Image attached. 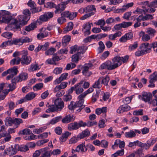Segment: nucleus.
<instances>
[{"instance_id": "obj_63", "label": "nucleus", "mask_w": 157, "mask_h": 157, "mask_svg": "<svg viewBox=\"0 0 157 157\" xmlns=\"http://www.w3.org/2000/svg\"><path fill=\"white\" fill-rule=\"evenodd\" d=\"M151 48H152L153 49V51L155 53H157V41H155L152 42L151 44Z\"/></svg>"}, {"instance_id": "obj_26", "label": "nucleus", "mask_w": 157, "mask_h": 157, "mask_svg": "<svg viewBox=\"0 0 157 157\" xmlns=\"http://www.w3.org/2000/svg\"><path fill=\"white\" fill-rule=\"evenodd\" d=\"M49 33L46 30H44L42 33H40L37 34V37L40 40L45 37H47L49 35Z\"/></svg>"}, {"instance_id": "obj_27", "label": "nucleus", "mask_w": 157, "mask_h": 157, "mask_svg": "<svg viewBox=\"0 0 157 157\" xmlns=\"http://www.w3.org/2000/svg\"><path fill=\"white\" fill-rule=\"evenodd\" d=\"M75 103L76 105L77 108H79V109L77 110V111L78 112H80L82 109L85 107V105H83V102H82L80 101H77L76 102H75Z\"/></svg>"}, {"instance_id": "obj_10", "label": "nucleus", "mask_w": 157, "mask_h": 157, "mask_svg": "<svg viewBox=\"0 0 157 157\" xmlns=\"http://www.w3.org/2000/svg\"><path fill=\"white\" fill-rule=\"evenodd\" d=\"M55 104L58 111H61L64 107V102L60 98H58L55 100Z\"/></svg>"}, {"instance_id": "obj_53", "label": "nucleus", "mask_w": 157, "mask_h": 157, "mask_svg": "<svg viewBox=\"0 0 157 157\" xmlns=\"http://www.w3.org/2000/svg\"><path fill=\"white\" fill-rule=\"evenodd\" d=\"M44 84L42 83H39L36 84L33 87L34 90H38L41 89L43 86Z\"/></svg>"}, {"instance_id": "obj_38", "label": "nucleus", "mask_w": 157, "mask_h": 157, "mask_svg": "<svg viewBox=\"0 0 157 157\" xmlns=\"http://www.w3.org/2000/svg\"><path fill=\"white\" fill-rule=\"evenodd\" d=\"M71 135V134L68 132H67L63 134L60 137L59 139L61 142L65 141L67 139L68 136Z\"/></svg>"}, {"instance_id": "obj_46", "label": "nucleus", "mask_w": 157, "mask_h": 157, "mask_svg": "<svg viewBox=\"0 0 157 157\" xmlns=\"http://www.w3.org/2000/svg\"><path fill=\"white\" fill-rule=\"evenodd\" d=\"M109 80V77L108 75H106L105 77H101L102 83L105 85H108Z\"/></svg>"}, {"instance_id": "obj_48", "label": "nucleus", "mask_w": 157, "mask_h": 157, "mask_svg": "<svg viewBox=\"0 0 157 157\" xmlns=\"http://www.w3.org/2000/svg\"><path fill=\"white\" fill-rule=\"evenodd\" d=\"M80 55L79 53H77L73 55L71 57L72 61L73 62L77 63L78 61L79 56Z\"/></svg>"}, {"instance_id": "obj_40", "label": "nucleus", "mask_w": 157, "mask_h": 157, "mask_svg": "<svg viewBox=\"0 0 157 157\" xmlns=\"http://www.w3.org/2000/svg\"><path fill=\"white\" fill-rule=\"evenodd\" d=\"M40 69V67L38 64H32L28 70L29 71H33Z\"/></svg>"}, {"instance_id": "obj_8", "label": "nucleus", "mask_w": 157, "mask_h": 157, "mask_svg": "<svg viewBox=\"0 0 157 157\" xmlns=\"http://www.w3.org/2000/svg\"><path fill=\"white\" fill-rule=\"evenodd\" d=\"M68 4L67 2H62L59 4L56 7V10L55 11L56 13H61L64 10L66 7V5Z\"/></svg>"}, {"instance_id": "obj_62", "label": "nucleus", "mask_w": 157, "mask_h": 157, "mask_svg": "<svg viewBox=\"0 0 157 157\" xmlns=\"http://www.w3.org/2000/svg\"><path fill=\"white\" fill-rule=\"evenodd\" d=\"M94 12H92L91 13H87L82 17L80 18V19L81 20H84L86 19L87 18L90 17L91 16L94 15Z\"/></svg>"}, {"instance_id": "obj_5", "label": "nucleus", "mask_w": 157, "mask_h": 157, "mask_svg": "<svg viewBox=\"0 0 157 157\" xmlns=\"http://www.w3.org/2000/svg\"><path fill=\"white\" fill-rule=\"evenodd\" d=\"M22 56L21 59V63L22 65L29 64L31 61L32 58L30 56H28V52L27 51L23 50L22 51Z\"/></svg>"}, {"instance_id": "obj_60", "label": "nucleus", "mask_w": 157, "mask_h": 157, "mask_svg": "<svg viewBox=\"0 0 157 157\" xmlns=\"http://www.w3.org/2000/svg\"><path fill=\"white\" fill-rule=\"evenodd\" d=\"M45 129L46 128H44L42 127L40 128L39 129L35 128L33 130V132L35 133L39 134L40 133L44 132Z\"/></svg>"}, {"instance_id": "obj_44", "label": "nucleus", "mask_w": 157, "mask_h": 157, "mask_svg": "<svg viewBox=\"0 0 157 157\" xmlns=\"http://www.w3.org/2000/svg\"><path fill=\"white\" fill-rule=\"evenodd\" d=\"M20 133L24 135H30L32 134V132L29 128H25L22 131H20L19 134Z\"/></svg>"}, {"instance_id": "obj_32", "label": "nucleus", "mask_w": 157, "mask_h": 157, "mask_svg": "<svg viewBox=\"0 0 157 157\" xmlns=\"http://www.w3.org/2000/svg\"><path fill=\"white\" fill-rule=\"evenodd\" d=\"M71 36H64L62 40V45L63 47H65L70 40Z\"/></svg>"}, {"instance_id": "obj_54", "label": "nucleus", "mask_w": 157, "mask_h": 157, "mask_svg": "<svg viewBox=\"0 0 157 157\" xmlns=\"http://www.w3.org/2000/svg\"><path fill=\"white\" fill-rule=\"evenodd\" d=\"M87 48L86 46H81L78 48V52L77 53H79V54L80 55L81 53L83 54L87 50Z\"/></svg>"}, {"instance_id": "obj_59", "label": "nucleus", "mask_w": 157, "mask_h": 157, "mask_svg": "<svg viewBox=\"0 0 157 157\" xmlns=\"http://www.w3.org/2000/svg\"><path fill=\"white\" fill-rule=\"evenodd\" d=\"M22 44L24 43H29L32 41V39L29 38L27 36H23L21 37Z\"/></svg>"}, {"instance_id": "obj_58", "label": "nucleus", "mask_w": 157, "mask_h": 157, "mask_svg": "<svg viewBox=\"0 0 157 157\" xmlns=\"http://www.w3.org/2000/svg\"><path fill=\"white\" fill-rule=\"evenodd\" d=\"M77 12H70L68 18L71 20H73L77 16Z\"/></svg>"}, {"instance_id": "obj_35", "label": "nucleus", "mask_w": 157, "mask_h": 157, "mask_svg": "<svg viewBox=\"0 0 157 157\" xmlns=\"http://www.w3.org/2000/svg\"><path fill=\"white\" fill-rule=\"evenodd\" d=\"M140 35V36H142V39L144 41H147L150 39V36L148 34H145L143 31L141 32Z\"/></svg>"}, {"instance_id": "obj_30", "label": "nucleus", "mask_w": 157, "mask_h": 157, "mask_svg": "<svg viewBox=\"0 0 157 157\" xmlns=\"http://www.w3.org/2000/svg\"><path fill=\"white\" fill-rule=\"evenodd\" d=\"M149 82L152 83L157 81V72L155 71L150 76Z\"/></svg>"}, {"instance_id": "obj_29", "label": "nucleus", "mask_w": 157, "mask_h": 157, "mask_svg": "<svg viewBox=\"0 0 157 157\" xmlns=\"http://www.w3.org/2000/svg\"><path fill=\"white\" fill-rule=\"evenodd\" d=\"M49 105L48 103L47 106L48 108L46 110V112L47 113H50V112H53L54 111H57V108L56 107L55 105Z\"/></svg>"}, {"instance_id": "obj_41", "label": "nucleus", "mask_w": 157, "mask_h": 157, "mask_svg": "<svg viewBox=\"0 0 157 157\" xmlns=\"http://www.w3.org/2000/svg\"><path fill=\"white\" fill-rule=\"evenodd\" d=\"M62 119L61 116H58L52 119L49 122V124H54L58 122Z\"/></svg>"}, {"instance_id": "obj_21", "label": "nucleus", "mask_w": 157, "mask_h": 157, "mask_svg": "<svg viewBox=\"0 0 157 157\" xmlns=\"http://www.w3.org/2000/svg\"><path fill=\"white\" fill-rule=\"evenodd\" d=\"M9 121L11 123L15 124L16 126V127H17L20 124L23 123L22 120L20 118H15L13 119L10 118Z\"/></svg>"}, {"instance_id": "obj_42", "label": "nucleus", "mask_w": 157, "mask_h": 157, "mask_svg": "<svg viewBox=\"0 0 157 157\" xmlns=\"http://www.w3.org/2000/svg\"><path fill=\"white\" fill-rule=\"evenodd\" d=\"M36 94L33 92H30L26 95L25 98L27 101L30 100L35 98Z\"/></svg>"}, {"instance_id": "obj_19", "label": "nucleus", "mask_w": 157, "mask_h": 157, "mask_svg": "<svg viewBox=\"0 0 157 157\" xmlns=\"http://www.w3.org/2000/svg\"><path fill=\"white\" fill-rule=\"evenodd\" d=\"M87 146H86L84 143H82L78 145L76 148V151L79 152L81 151V152H84L86 151L87 150Z\"/></svg>"}, {"instance_id": "obj_15", "label": "nucleus", "mask_w": 157, "mask_h": 157, "mask_svg": "<svg viewBox=\"0 0 157 157\" xmlns=\"http://www.w3.org/2000/svg\"><path fill=\"white\" fill-rule=\"evenodd\" d=\"M90 24L87 22L83 25L82 31L84 33L85 35H89L90 33Z\"/></svg>"}, {"instance_id": "obj_28", "label": "nucleus", "mask_w": 157, "mask_h": 157, "mask_svg": "<svg viewBox=\"0 0 157 157\" xmlns=\"http://www.w3.org/2000/svg\"><path fill=\"white\" fill-rule=\"evenodd\" d=\"M36 28V22H33L28 26H26L25 28V30L29 32L31 30H33L34 29Z\"/></svg>"}, {"instance_id": "obj_20", "label": "nucleus", "mask_w": 157, "mask_h": 157, "mask_svg": "<svg viewBox=\"0 0 157 157\" xmlns=\"http://www.w3.org/2000/svg\"><path fill=\"white\" fill-rule=\"evenodd\" d=\"M48 147H45L41 149V154L45 157H50L51 151L49 150Z\"/></svg>"}, {"instance_id": "obj_11", "label": "nucleus", "mask_w": 157, "mask_h": 157, "mask_svg": "<svg viewBox=\"0 0 157 157\" xmlns=\"http://www.w3.org/2000/svg\"><path fill=\"white\" fill-rule=\"evenodd\" d=\"M133 37V33H132L131 32H129L126 33L124 35L122 36L119 39V41L121 42H125L127 40L132 39Z\"/></svg>"}, {"instance_id": "obj_47", "label": "nucleus", "mask_w": 157, "mask_h": 157, "mask_svg": "<svg viewBox=\"0 0 157 157\" xmlns=\"http://www.w3.org/2000/svg\"><path fill=\"white\" fill-rule=\"evenodd\" d=\"M83 124H84V126H83V127H84L86 126H87L88 127H91L93 125H97V122L95 121H88L87 123L83 122Z\"/></svg>"}, {"instance_id": "obj_57", "label": "nucleus", "mask_w": 157, "mask_h": 157, "mask_svg": "<svg viewBox=\"0 0 157 157\" xmlns=\"http://www.w3.org/2000/svg\"><path fill=\"white\" fill-rule=\"evenodd\" d=\"M122 27L123 28H128L131 26L132 24V23L131 22L128 21L125 22L123 21L121 23Z\"/></svg>"}, {"instance_id": "obj_9", "label": "nucleus", "mask_w": 157, "mask_h": 157, "mask_svg": "<svg viewBox=\"0 0 157 157\" xmlns=\"http://www.w3.org/2000/svg\"><path fill=\"white\" fill-rule=\"evenodd\" d=\"M8 71L9 75L6 77V79L9 80L16 75L17 74L18 71L17 68L13 67L12 68L8 69Z\"/></svg>"}, {"instance_id": "obj_61", "label": "nucleus", "mask_w": 157, "mask_h": 157, "mask_svg": "<svg viewBox=\"0 0 157 157\" xmlns=\"http://www.w3.org/2000/svg\"><path fill=\"white\" fill-rule=\"evenodd\" d=\"M144 13V14H145V9L143 10L141 9L138 7L137 8L136 10L133 12V13L134 14H140Z\"/></svg>"}, {"instance_id": "obj_16", "label": "nucleus", "mask_w": 157, "mask_h": 157, "mask_svg": "<svg viewBox=\"0 0 157 157\" xmlns=\"http://www.w3.org/2000/svg\"><path fill=\"white\" fill-rule=\"evenodd\" d=\"M75 117L73 115L70 114L66 116L62 120L63 123H68L73 121L75 120Z\"/></svg>"}, {"instance_id": "obj_22", "label": "nucleus", "mask_w": 157, "mask_h": 157, "mask_svg": "<svg viewBox=\"0 0 157 157\" xmlns=\"http://www.w3.org/2000/svg\"><path fill=\"white\" fill-rule=\"evenodd\" d=\"M149 6L150 4H149L148 3V4H147V6H142V8H143L144 9H145V13L147 12L151 13L154 12L155 11V9H153V8H152L153 7L150 6Z\"/></svg>"}, {"instance_id": "obj_13", "label": "nucleus", "mask_w": 157, "mask_h": 157, "mask_svg": "<svg viewBox=\"0 0 157 157\" xmlns=\"http://www.w3.org/2000/svg\"><path fill=\"white\" fill-rule=\"evenodd\" d=\"M83 82L84 81H81L79 83L75 85V90L76 94H80L84 91L83 88L82 87Z\"/></svg>"}, {"instance_id": "obj_49", "label": "nucleus", "mask_w": 157, "mask_h": 157, "mask_svg": "<svg viewBox=\"0 0 157 157\" xmlns=\"http://www.w3.org/2000/svg\"><path fill=\"white\" fill-rule=\"evenodd\" d=\"M18 77L20 82H21L22 80H26L28 78V75L26 73H22L19 75Z\"/></svg>"}, {"instance_id": "obj_12", "label": "nucleus", "mask_w": 157, "mask_h": 157, "mask_svg": "<svg viewBox=\"0 0 157 157\" xmlns=\"http://www.w3.org/2000/svg\"><path fill=\"white\" fill-rule=\"evenodd\" d=\"M131 107L127 104L123 105L120 106L117 110L118 113L120 114L130 110Z\"/></svg>"}, {"instance_id": "obj_64", "label": "nucleus", "mask_w": 157, "mask_h": 157, "mask_svg": "<svg viewBox=\"0 0 157 157\" xmlns=\"http://www.w3.org/2000/svg\"><path fill=\"white\" fill-rule=\"evenodd\" d=\"M157 141V138H154L152 139L150 141L149 140H148L147 143L149 146L150 147L153 145Z\"/></svg>"}, {"instance_id": "obj_23", "label": "nucleus", "mask_w": 157, "mask_h": 157, "mask_svg": "<svg viewBox=\"0 0 157 157\" xmlns=\"http://www.w3.org/2000/svg\"><path fill=\"white\" fill-rule=\"evenodd\" d=\"M17 151V149L14 148L12 146H11L6 149V153L7 155H11L15 154Z\"/></svg>"}, {"instance_id": "obj_3", "label": "nucleus", "mask_w": 157, "mask_h": 157, "mask_svg": "<svg viewBox=\"0 0 157 157\" xmlns=\"http://www.w3.org/2000/svg\"><path fill=\"white\" fill-rule=\"evenodd\" d=\"M14 18H12V15L11 13L8 11L2 10L0 11V22L6 23H8L12 20L11 23L13 25V27L15 26L12 23L13 19Z\"/></svg>"}, {"instance_id": "obj_2", "label": "nucleus", "mask_w": 157, "mask_h": 157, "mask_svg": "<svg viewBox=\"0 0 157 157\" xmlns=\"http://www.w3.org/2000/svg\"><path fill=\"white\" fill-rule=\"evenodd\" d=\"M128 56H126L124 57L116 56L114 57L112 59V63L109 61L106 62L107 69L112 70L118 67L122 63L126 62L128 59Z\"/></svg>"}, {"instance_id": "obj_51", "label": "nucleus", "mask_w": 157, "mask_h": 157, "mask_svg": "<svg viewBox=\"0 0 157 157\" xmlns=\"http://www.w3.org/2000/svg\"><path fill=\"white\" fill-rule=\"evenodd\" d=\"M100 91H96V93H94L92 98V100L93 102H95L98 98Z\"/></svg>"}, {"instance_id": "obj_25", "label": "nucleus", "mask_w": 157, "mask_h": 157, "mask_svg": "<svg viewBox=\"0 0 157 157\" xmlns=\"http://www.w3.org/2000/svg\"><path fill=\"white\" fill-rule=\"evenodd\" d=\"M10 45L15 44L17 45H21L23 44L21 38L15 39L13 40L10 41Z\"/></svg>"}, {"instance_id": "obj_55", "label": "nucleus", "mask_w": 157, "mask_h": 157, "mask_svg": "<svg viewBox=\"0 0 157 157\" xmlns=\"http://www.w3.org/2000/svg\"><path fill=\"white\" fill-rule=\"evenodd\" d=\"M8 106L9 109L10 110H11L13 109L16 106L15 103L11 101H10L7 103V105Z\"/></svg>"}, {"instance_id": "obj_45", "label": "nucleus", "mask_w": 157, "mask_h": 157, "mask_svg": "<svg viewBox=\"0 0 157 157\" xmlns=\"http://www.w3.org/2000/svg\"><path fill=\"white\" fill-rule=\"evenodd\" d=\"M95 10L96 9L94 5H91L88 6L85 8V12L86 13H88L93 11H94V12H95Z\"/></svg>"}, {"instance_id": "obj_34", "label": "nucleus", "mask_w": 157, "mask_h": 157, "mask_svg": "<svg viewBox=\"0 0 157 157\" xmlns=\"http://www.w3.org/2000/svg\"><path fill=\"white\" fill-rule=\"evenodd\" d=\"M73 24L72 22H69L67 26L64 29L63 32L66 33L67 32L71 30L73 28Z\"/></svg>"}, {"instance_id": "obj_37", "label": "nucleus", "mask_w": 157, "mask_h": 157, "mask_svg": "<svg viewBox=\"0 0 157 157\" xmlns=\"http://www.w3.org/2000/svg\"><path fill=\"white\" fill-rule=\"evenodd\" d=\"M21 62V59L19 57H17L13 59L10 62L11 65H13L15 64L18 65Z\"/></svg>"}, {"instance_id": "obj_1", "label": "nucleus", "mask_w": 157, "mask_h": 157, "mask_svg": "<svg viewBox=\"0 0 157 157\" xmlns=\"http://www.w3.org/2000/svg\"><path fill=\"white\" fill-rule=\"evenodd\" d=\"M24 15H21L16 19H13L12 23L15 26L13 31H16L21 28V26L25 25L30 18L31 13L28 9H25L23 11Z\"/></svg>"}, {"instance_id": "obj_24", "label": "nucleus", "mask_w": 157, "mask_h": 157, "mask_svg": "<svg viewBox=\"0 0 157 157\" xmlns=\"http://www.w3.org/2000/svg\"><path fill=\"white\" fill-rule=\"evenodd\" d=\"M134 3L133 2L127 3L126 5L123 6L122 8L119 9L120 12H123L125 11L129 8L132 7Z\"/></svg>"}, {"instance_id": "obj_31", "label": "nucleus", "mask_w": 157, "mask_h": 157, "mask_svg": "<svg viewBox=\"0 0 157 157\" xmlns=\"http://www.w3.org/2000/svg\"><path fill=\"white\" fill-rule=\"evenodd\" d=\"M121 34L122 33L121 32L119 31L115 33L114 34H110L109 36V40H114L116 37L121 36Z\"/></svg>"}, {"instance_id": "obj_4", "label": "nucleus", "mask_w": 157, "mask_h": 157, "mask_svg": "<svg viewBox=\"0 0 157 157\" xmlns=\"http://www.w3.org/2000/svg\"><path fill=\"white\" fill-rule=\"evenodd\" d=\"M149 44L146 42L142 44L140 46V51H136L135 53L136 56H140L149 53L151 52V48L148 47Z\"/></svg>"}, {"instance_id": "obj_39", "label": "nucleus", "mask_w": 157, "mask_h": 157, "mask_svg": "<svg viewBox=\"0 0 157 157\" xmlns=\"http://www.w3.org/2000/svg\"><path fill=\"white\" fill-rule=\"evenodd\" d=\"M92 66V64L91 63H88L86 64L84 67V69L82 71L83 74L85 75H87L86 73L89 68L91 67Z\"/></svg>"}, {"instance_id": "obj_18", "label": "nucleus", "mask_w": 157, "mask_h": 157, "mask_svg": "<svg viewBox=\"0 0 157 157\" xmlns=\"http://www.w3.org/2000/svg\"><path fill=\"white\" fill-rule=\"evenodd\" d=\"M142 99L144 101H150L152 98V94L149 92H144L142 94Z\"/></svg>"}, {"instance_id": "obj_50", "label": "nucleus", "mask_w": 157, "mask_h": 157, "mask_svg": "<svg viewBox=\"0 0 157 157\" xmlns=\"http://www.w3.org/2000/svg\"><path fill=\"white\" fill-rule=\"evenodd\" d=\"M68 108L70 110L73 111L75 108H77L75 102L71 101L70 104L68 106Z\"/></svg>"}, {"instance_id": "obj_36", "label": "nucleus", "mask_w": 157, "mask_h": 157, "mask_svg": "<svg viewBox=\"0 0 157 157\" xmlns=\"http://www.w3.org/2000/svg\"><path fill=\"white\" fill-rule=\"evenodd\" d=\"M126 138H132L135 137L136 134L133 130H130L129 132H126L124 134Z\"/></svg>"}, {"instance_id": "obj_33", "label": "nucleus", "mask_w": 157, "mask_h": 157, "mask_svg": "<svg viewBox=\"0 0 157 157\" xmlns=\"http://www.w3.org/2000/svg\"><path fill=\"white\" fill-rule=\"evenodd\" d=\"M101 77H100L98 80L96 81L93 84L92 87L95 88H100L102 84V82H101Z\"/></svg>"}, {"instance_id": "obj_17", "label": "nucleus", "mask_w": 157, "mask_h": 157, "mask_svg": "<svg viewBox=\"0 0 157 157\" xmlns=\"http://www.w3.org/2000/svg\"><path fill=\"white\" fill-rule=\"evenodd\" d=\"M67 76V73H64L62 74L59 77L56 79L54 81V84L56 85L60 83L62 81L66 79Z\"/></svg>"}, {"instance_id": "obj_6", "label": "nucleus", "mask_w": 157, "mask_h": 157, "mask_svg": "<svg viewBox=\"0 0 157 157\" xmlns=\"http://www.w3.org/2000/svg\"><path fill=\"white\" fill-rule=\"evenodd\" d=\"M83 124V121H82L78 122H74L68 125V128L70 131L77 130L81 127H83L84 126Z\"/></svg>"}, {"instance_id": "obj_14", "label": "nucleus", "mask_w": 157, "mask_h": 157, "mask_svg": "<svg viewBox=\"0 0 157 157\" xmlns=\"http://www.w3.org/2000/svg\"><path fill=\"white\" fill-rule=\"evenodd\" d=\"M90 135V132L89 129H86L79 133L77 135V138L78 139H83L85 137H88Z\"/></svg>"}, {"instance_id": "obj_52", "label": "nucleus", "mask_w": 157, "mask_h": 157, "mask_svg": "<svg viewBox=\"0 0 157 157\" xmlns=\"http://www.w3.org/2000/svg\"><path fill=\"white\" fill-rule=\"evenodd\" d=\"M99 47L98 48V52L99 53L103 52L105 48V46L103 42L100 41L99 42Z\"/></svg>"}, {"instance_id": "obj_43", "label": "nucleus", "mask_w": 157, "mask_h": 157, "mask_svg": "<svg viewBox=\"0 0 157 157\" xmlns=\"http://www.w3.org/2000/svg\"><path fill=\"white\" fill-rule=\"evenodd\" d=\"M146 33L151 36L153 37L155 34L156 33V32L155 29L149 28L147 29Z\"/></svg>"}, {"instance_id": "obj_56", "label": "nucleus", "mask_w": 157, "mask_h": 157, "mask_svg": "<svg viewBox=\"0 0 157 157\" xmlns=\"http://www.w3.org/2000/svg\"><path fill=\"white\" fill-rule=\"evenodd\" d=\"M138 46L137 42H135L133 44L130 45L128 47V49L130 51L134 50L137 48Z\"/></svg>"}, {"instance_id": "obj_7", "label": "nucleus", "mask_w": 157, "mask_h": 157, "mask_svg": "<svg viewBox=\"0 0 157 157\" xmlns=\"http://www.w3.org/2000/svg\"><path fill=\"white\" fill-rule=\"evenodd\" d=\"M53 16V12H46L42 15H41L39 17V19L45 22L48 21L50 19L52 18Z\"/></svg>"}]
</instances>
